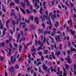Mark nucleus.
<instances>
[{
    "mask_svg": "<svg viewBox=\"0 0 76 76\" xmlns=\"http://www.w3.org/2000/svg\"><path fill=\"white\" fill-rule=\"evenodd\" d=\"M68 1H67L66 2L65 4L67 5L68 7H70V5H69Z\"/></svg>",
    "mask_w": 76,
    "mask_h": 76,
    "instance_id": "e433bc0d",
    "label": "nucleus"
},
{
    "mask_svg": "<svg viewBox=\"0 0 76 76\" xmlns=\"http://www.w3.org/2000/svg\"><path fill=\"white\" fill-rule=\"evenodd\" d=\"M31 55H30V53H28V57L30 60L31 59Z\"/></svg>",
    "mask_w": 76,
    "mask_h": 76,
    "instance_id": "58836bf2",
    "label": "nucleus"
},
{
    "mask_svg": "<svg viewBox=\"0 0 76 76\" xmlns=\"http://www.w3.org/2000/svg\"><path fill=\"white\" fill-rule=\"evenodd\" d=\"M49 5L50 6H54V1H52V2H50L49 3Z\"/></svg>",
    "mask_w": 76,
    "mask_h": 76,
    "instance_id": "4be33fe9",
    "label": "nucleus"
},
{
    "mask_svg": "<svg viewBox=\"0 0 76 76\" xmlns=\"http://www.w3.org/2000/svg\"><path fill=\"white\" fill-rule=\"evenodd\" d=\"M58 72L56 73L57 75H59V74H61V75H59V76H63L62 75V74L63 73V72L62 71H60V68L58 67L57 68Z\"/></svg>",
    "mask_w": 76,
    "mask_h": 76,
    "instance_id": "f03ea898",
    "label": "nucleus"
},
{
    "mask_svg": "<svg viewBox=\"0 0 76 76\" xmlns=\"http://www.w3.org/2000/svg\"><path fill=\"white\" fill-rule=\"evenodd\" d=\"M10 47L11 48H12V44L11 43H10Z\"/></svg>",
    "mask_w": 76,
    "mask_h": 76,
    "instance_id": "0e129e2a",
    "label": "nucleus"
},
{
    "mask_svg": "<svg viewBox=\"0 0 76 76\" xmlns=\"http://www.w3.org/2000/svg\"><path fill=\"white\" fill-rule=\"evenodd\" d=\"M32 11H33V12H34V13H37V10H35V9L32 10Z\"/></svg>",
    "mask_w": 76,
    "mask_h": 76,
    "instance_id": "5fc2aeb1",
    "label": "nucleus"
},
{
    "mask_svg": "<svg viewBox=\"0 0 76 76\" xmlns=\"http://www.w3.org/2000/svg\"><path fill=\"white\" fill-rule=\"evenodd\" d=\"M15 1L17 4H20V2H19V0H15Z\"/></svg>",
    "mask_w": 76,
    "mask_h": 76,
    "instance_id": "cd10ccee",
    "label": "nucleus"
},
{
    "mask_svg": "<svg viewBox=\"0 0 76 76\" xmlns=\"http://www.w3.org/2000/svg\"><path fill=\"white\" fill-rule=\"evenodd\" d=\"M65 60H67L68 63L69 64H70V63H71L72 62V61L71 60V59H70L69 58H65Z\"/></svg>",
    "mask_w": 76,
    "mask_h": 76,
    "instance_id": "39448f33",
    "label": "nucleus"
},
{
    "mask_svg": "<svg viewBox=\"0 0 76 76\" xmlns=\"http://www.w3.org/2000/svg\"><path fill=\"white\" fill-rule=\"evenodd\" d=\"M55 39L56 41V42H59V41H60V42L61 41V40H60V36L59 35H57L55 37Z\"/></svg>",
    "mask_w": 76,
    "mask_h": 76,
    "instance_id": "7ed1b4c3",
    "label": "nucleus"
},
{
    "mask_svg": "<svg viewBox=\"0 0 76 76\" xmlns=\"http://www.w3.org/2000/svg\"><path fill=\"white\" fill-rule=\"evenodd\" d=\"M11 61L12 64H14L16 61V58H13V56L11 57Z\"/></svg>",
    "mask_w": 76,
    "mask_h": 76,
    "instance_id": "20e7f679",
    "label": "nucleus"
},
{
    "mask_svg": "<svg viewBox=\"0 0 76 76\" xmlns=\"http://www.w3.org/2000/svg\"><path fill=\"white\" fill-rule=\"evenodd\" d=\"M34 20L35 21V22H36L37 23V24H38V23H39V19L38 18L35 17H34Z\"/></svg>",
    "mask_w": 76,
    "mask_h": 76,
    "instance_id": "6e6552de",
    "label": "nucleus"
},
{
    "mask_svg": "<svg viewBox=\"0 0 76 76\" xmlns=\"http://www.w3.org/2000/svg\"><path fill=\"white\" fill-rule=\"evenodd\" d=\"M15 5V4L13 2L10 4V6H14Z\"/></svg>",
    "mask_w": 76,
    "mask_h": 76,
    "instance_id": "de8ad7c7",
    "label": "nucleus"
},
{
    "mask_svg": "<svg viewBox=\"0 0 76 76\" xmlns=\"http://www.w3.org/2000/svg\"><path fill=\"white\" fill-rule=\"evenodd\" d=\"M31 54L35 58V56H34V55H35V54H36V53H32Z\"/></svg>",
    "mask_w": 76,
    "mask_h": 76,
    "instance_id": "09e8293b",
    "label": "nucleus"
},
{
    "mask_svg": "<svg viewBox=\"0 0 76 76\" xmlns=\"http://www.w3.org/2000/svg\"><path fill=\"white\" fill-rule=\"evenodd\" d=\"M43 18H42V16H40V19H42V22H43V21L44 20H45V19L44 18V16H43Z\"/></svg>",
    "mask_w": 76,
    "mask_h": 76,
    "instance_id": "5701e85b",
    "label": "nucleus"
},
{
    "mask_svg": "<svg viewBox=\"0 0 76 76\" xmlns=\"http://www.w3.org/2000/svg\"><path fill=\"white\" fill-rule=\"evenodd\" d=\"M35 44H36V46H37V44H38L39 45L41 44H42V43H41V42L40 41H39L38 42L37 41H35Z\"/></svg>",
    "mask_w": 76,
    "mask_h": 76,
    "instance_id": "dca6fc26",
    "label": "nucleus"
},
{
    "mask_svg": "<svg viewBox=\"0 0 76 76\" xmlns=\"http://www.w3.org/2000/svg\"><path fill=\"white\" fill-rule=\"evenodd\" d=\"M9 22H10V19H9L6 22V23L7 24H8V23H9Z\"/></svg>",
    "mask_w": 76,
    "mask_h": 76,
    "instance_id": "864d4df0",
    "label": "nucleus"
},
{
    "mask_svg": "<svg viewBox=\"0 0 76 76\" xmlns=\"http://www.w3.org/2000/svg\"><path fill=\"white\" fill-rule=\"evenodd\" d=\"M42 29L41 28H39V31H38V33L40 35L42 33Z\"/></svg>",
    "mask_w": 76,
    "mask_h": 76,
    "instance_id": "4468645a",
    "label": "nucleus"
},
{
    "mask_svg": "<svg viewBox=\"0 0 76 76\" xmlns=\"http://www.w3.org/2000/svg\"><path fill=\"white\" fill-rule=\"evenodd\" d=\"M46 4V2H44L43 3L42 6H45V4Z\"/></svg>",
    "mask_w": 76,
    "mask_h": 76,
    "instance_id": "13d9d810",
    "label": "nucleus"
},
{
    "mask_svg": "<svg viewBox=\"0 0 76 76\" xmlns=\"http://www.w3.org/2000/svg\"><path fill=\"white\" fill-rule=\"evenodd\" d=\"M20 34H18V39H20Z\"/></svg>",
    "mask_w": 76,
    "mask_h": 76,
    "instance_id": "a19ab883",
    "label": "nucleus"
},
{
    "mask_svg": "<svg viewBox=\"0 0 76 76\" xmlns=\"http://www.w3.org/2000/svg\"><path fill=\"white\" fill-rule=\"evenodd\" d=\"M22 25H23V28H25V22H23L21 23Z\"/></svg>",
    "mask_w": 76,
    "mask_h": 76,
    "instance_id": "b1692460",
    "label": "nucleus"
},
{
    "mask_svg": "<svg viewBox=\"0 0 76 76\" xmlns=\"http://www.w3.org/2000/svg\"><path fill=\"white\" fill-rule=\"evenodd\" d=\"M60 54H61V51L60 50H58L57 52L56 51L55 52V55H56L57 57H59Z\"/></svg>",
    "mask_w": 76,
    "mask_h": 76,
    "instance_id": "423d86ee",
    "label": "nucleus"
},
{
    "mask_svg": "<svg viewBox=\"0 0 76 76\" xmlns=\"http://www.w3.org/2000/svg\"><path fill=\"white\" fill-rule=\"evenodd\" d=\"M70 31L71 32V33L72 35H74L75 34V31H72V30L71 29H70Z\"/></svg>",
    "mask_w": 76,
    "mask_h": 76,
    "instance_id": "aec40b11",
    "label": "nucleus"
},
{
    "mask_svg": "<svg viewBox=\"0 0 76 76\" xmlns=\"http://www.w3.org/2000/svg\"><path fill=\"white\" fill-rule=\"evenodd\" d=\"M69 68V65H66V66H65L66 69H68Z\"/></svg>",
    "mask_w": 76,
    "mask_h": 76,
    "instance_id": "ea45409f",
    "label": "nucleus"
},
{
    "mask_svg": "<svg viewBox=\"0 0 76 76\" xmlns=\"http://www.w3.org/2000/svg\"><path fill=\"white\" fill-rule=\"evenodd\" d=\"M43 11L44 10H43V9H42V7H41L39 10L40 12L41 13V14H42V11Z\"/></svg>",
    "mask_w": 76,
    "mask_h": 76,
    "instance_id": "a211bd4d",
    "label": "nucleus"
},
{
    "mask_svg": "<svg viewBox=\"0 0 76 76\" xmlns=\"http://www.w3.org/2000/svg\"><path fill=\"white\" fill-rule=\"evenodd\" d=\"M14 45L15 47H16V48H18V44L16 43H14Z\"/></svg>",
    "mask_w": 76,
    "mask_h": 76,
    "instance_id": "37998d69",
    "label": "nucleus"
},
{
    "mask_svg": "<svg viewBox=\"0 0 76 76\" xmlns=\"http://www.w3.org/2000/svg\"><path fill=\"white\" fill-rule=\"evenodd\" d=\"M12 55V54L11 53V52H9L8 54L7 55V56L8 57H10V56Z\"/></svg>",
    "mask_w": 76,
    "mask_h": 76,
    "instance_id": "473e14b6",
    "label": "nucleus"
},
{
    "mask_svg": "<svg viewBox=\"0 0 76 76\" xmlns=\"http://www.w3.org/2000/svg\"><path fill=\"white\" fill-rule=\"evenodd\" d=\"M15 68L17 69H19V65L16 64L15 66Z\"/></svg>",
    "mask_w": 76,
    "mask_h": 76,
    "instance_id": "412c9836",
    "label": "nucleus"
},
{
    "mask_svg": "<svg viewBox=\"0 0 76 76\" xmlns=\"http://www.w3.org/2000/svg\"><path fill=\"white\" fill-rule=\"evenodd\" d=\"M55 26L56 28H57V26H59V23L58 22H56V23L55 24Z\"/></svg>",
    "mask_w": 76,
    "mask_h": 76,
    "instance_id": "6ab92c4d",
    "label": "nucleus"
},
{
    "mask_svg": "<svg viewBox=\"0 0 76 76\" xmlns=\"http://www.w3.org/2000/svg\"><path fill=\"white\" fill-rule=\"evenodd\" d=\"M48 21L47 22V24L48 25H51V21H50V18L48 17V18L46 19Z\"/></svg>",
    "mask_w": 76,
    "mask_h": 76,
    "instance_id": "1a4fd4ad",
    "label": "nucleus"
},
{
    "mask_svg": "<svg viewBox=\"0 0 76 76\" xmlns=\"http://www.w3.org/2000/svg\"><path fill=\"white\" fill-rule=\"evenodd\" d=\"M49 57L50 60H52L53 58L51 57V55H49Z\"/></svg>",
    "mask_w": 76,
    "mask_h": 76,
    "instance_id": "3c124183",
    "label": "nucleus"
},
{
    "mask_svg": "<svg viewBox=\"0 0 76 76\" xmlns=\"http://www.w3.org/2000/svg\"><path fill=\"white\" fill-rule=\"evenodd\" d=\"M48 53V51L47 50H45L44 51V54H47Z\"/></svg>",
    "mask_w": 76,
    "mask_h": 76,
    "instance_id": "393cba45",
    "label": "nucleus"
},
{
    "mask_svg": "<svg viewBox=\"0 0 76 76\" xmlns=\"http://www.w3.org/2000/svg\"><path fill=\"white\" fill-rule=\"evenodd\" d=\"M39 73H42V74H44V72H43L41 70V67H39Z\"/></svg>",
    "mask_w": 76,
    "mask_h": 76,
    "instance_id": "f3484780",
    "label": "nucleus"
},
{
    "mask_svg": "<svg viewBox=\"0 0 76 76\" xmlns=\"http://www.w3.org/2000/svg\"><path fill=\"white\" fill-rule=\"evenodd\" d=\"M43 45V43H42L41 44H40V46L39 47L38 49H37V51H39V50H41V49H42V47Z\"/></svg>",
    "mask_w": 76,
    "mask_h": 76,
    "instance_id": "ddd939ff",
    "label": "nucleus"
},
{
    "mask_svg": "<svg viewBox=\"0 0 76 76\" xmlns=\"http://www.w3.org/2000/svg\"><path fill=\"white\" fill-rule=\"evenodd\" d=\"M4 59V58L3 57H2L1 56L0 57V59L1 60V61H2Z\"/></svg>",
    "mask_w": 76,
    "mask_h": 76,
    "instance_id": "a18cd8bd",
    "label": "nucleus"
},
{
    "mask_svg": "<svg viewBox=\"0 0 76 76\" xmlns=\"http://www.w3.org/2000/svg\"><path fill=\"white\" fill-rule=\"evenodd\" d=\"M43 68L45 70H47V67L46 66V65L45 64H44L43 65Z\"/></svg>",
    "mask_w": 76,
    "mask_h": 76,
    "instance_id": "2eb2a0df",
    "label": "nucleus"
},
{
    "mask_svg": "<svg viewBox=\"0 0 76 76\" xmlns=\"http://www.w3.org/2000/svg\"><path fill=\"white\" fill-rule=\"evenodd\" d=\"M10 32L11 33V35H13V31L11 29L10 30Z\"/></svg>",
    "mask_w": 76,
    "mask_h": 76,
    "instance_id": "e2e57ef3",
    "label": "nucleus"
},
{
    "mask_svg": "<svg viewBox=\"0 0 76 76\" xmlns=\"http://www.w3.org/2000/svg\"><path fill=\"white\" fill-rule=\"evenodd\" d=\"M70 51L72 53H73V51H74L75 52L76 51V49L74 48H73L72 47H71V48H70Z\"/></svg>",
    "mask_w": 76,
    "mask_h": 76,
    "instance_id": "f8f14e48",
    "label": "nucleus"
},
{
    "mask_svg": "<svg viewBox=\"0 0 76 76\" xmlns=\"http://www.w3.org/2000/svg\"><path fill=\"white\" fill-rule=\"evenodd\" d=\"M6 34V32L4 30H3V35H4Z\"/></svg>",
    "mask_w": 76,
    "mask_h": 76,
    "instance_id": "052dcab7",
    "label": "nucleus"
},
{
    "mask_svg": "<svg viewBox=\"0 0 76 76\" xmlns=\"http://www.w3.org/2000/svg\"><path fill=\"white\" fill-rule=\"evenodd\" d=\"M25 21L26 22H27V23H29V19L28 20L26 19L25 20Z\"/></svg>",
    "mask_w": 76,
    "mask_h": 76,
    "instance_id": "c9c22d12",
    "label": "nucleus"
},
{
    "mask_svg": "<svg viewBox=\"0 0 76 76\" xmlns=\"http://www.w3.org/2000/svg\"><path fill=\"white\" fill-rule=\"evenodd\" d=\"M18 11V12H19V8L18 7H16L15 8Z\"/></svg>",
    "mask_w": 76,
    "mask_h": 76,
    "instance_id": "69168bd1",
    "label": "nucleus"
},
{
    "mask_svg": "<svg viewBox=\"0 0 76 76\" xmlns=\"http://www.w3.org/2000/svg\"><path fill=\"white\" fill-rule=\"evenodd\" d=\"M18 15L20 17V18H18L16 22V24L18 25L19 24V22H20V13H18Z\"/></svg>",
    "mask_w": 76,
    "mask_h": 76,
    "instance_id": "0eeeda50",
    "label": "nucleus"
},
{
    "mask_svg": "<svg viewBox=\"0 0 76 76\" xmlns=\"http://www.w3.org/2000/svg\"><path fill=\"white\" fill-rule=\"evenodd\" d=\"M49 40V39L48 38V40L47 41H46V43L48 44V45H50V43H49V42H48Z\"/></svg>",
    "mask_w": 76,
    "mask_h": 76,
    "instance_id": "f704fd0d",
    "label": "nucleus"
},
{
    "mask_svg": "<svg viewBox=\"0 0 76 76\" xmlns=\"http://www.w3.org/2000/svg\"><path fill=\"white\" fill-rule=\"evenodd\" d=\"M22 48V46H20L19 51L20 53L21 52V50Z\"/></svg>",
    "mask_w": 76,
    "mask_h": 76,
    "instance_id": "2f4dec72",
    "label": "nucleus"
},
{
    "mask_svg": "<svg viewBox=\"0 0 76 76\" xmlns=\"http://www.w3.org/2000/svg\"><path fill=\"white\" fill-rule=\"evenodd\" d=\"M51 55L52 56V57L53 58L54 60H55L56 59V57L54 56V53L53 52H51Z\"/></svg>",
    "mask_w": 76,
    "mask_h": 76,
    "instance_id": "9b49d317",
    "label": "nucleus"
},
{
    "mask_svg": "<svg viewBox=\"0 0 76 76\" xmlns=\"http://www.w3.org/2000/svg\"><path fill=\"white\" fill-rule=\"evenodd\" d=\"M42 64V63L40 62H39L37 64V66H38L39 64Z\"/></svg>",
    "mask_w": 76,
    "mask_h": 76,
    "instance_id": "79ce46f5",
    "label": "nucleus"
},
{
    "mask_svg": "<svg viewBox=\"0 0 76 76\" xmlns=\"http://www.w3.org/2000/svg\"><path fill=\"white\" fill-rule=\"evenodd\" d=\"M62 44H61L60 45L59 47V49L60 50H62Z\"/></svg>",
    "mask_w": 76,
    "mask_h": 76,
    "instance_id": "a878e982",
    "label": "nucleus"
},
{
    "mask_svg": "<svg viewBox=\"0 0 76 76\" xmlns=\"http://www.w3.org/2000/svg\"><path fill=\"white\" fill-rule=\"evenodd\" d=\"M26 10L27 13L28 14H29V13H31V12H30V11H29V10L28 9H26Z\"/></svg>",
    "mask_w": 76,
    "mask_h": 76,
    "instance_id": "4c0bfd02",
    "label": "nucleus"
},
{
    "mask_svg": "<svg viewBox=\"0 0 76 76\" xmlns=\"http://www.w3.org/2000/svg\"><path fill=\"white\" fill-rule=\"evenodd\" d=\"M34 76H37V73H36V72H34Z\"/></svg>",
    "mask_w": 76,
    "mask_h": 76,
    "instance_id": "338daca9",
    "label": "nucleus"
},
{
    "mask_svg": "<svg viewBox=\"0 0 76 76\" xmlns=\"http://www.w3.org/2000/svg\"><path fill=\"white\" fill-rule=\"evenodd\" d=\"M63 70H64V73H63V76H67V74L66 73V71L65 69V68H64V67H63Z\"/></svg>",
    "mask_w": 76,
    "mask_h": 76,
    "instance_id": "9d476101",
    "label": "nucleus"
},
{
    "mask_svg": "<svg viewBox=\"0 0 76 76\" xmlns=\"http://www.w3.org/2000/svg\"><path fill=\"white\" fill-rule=\"evenodd\" d=\"M1 26H0V29H3V24H0Z\"/></svg>",
    "mask_w": 76,
    "mask_h": 76,
    "instance_id": "603ef678",
    "label": "nucleus"
},
{
    "mask_svg": "<svg viewBox=\"0 0 76 76\" xmlns=\"http://www.w3.org/2000/svg\"><path fill=\"white\" fill-rule=\"evenodd\" d=\"M31 20H34V17H33V16L31 17Z\"/></svg>",
    "mask_w": 76,
    "mask_h": 76,
    "instance_id": "bf43d9fd",
    "label": "nucleus"
},
{
    "mask_svg": "<svg viewBox=\"0 0 76 76\" xmlns=\"http://www.w3.org/2000/svg\"><path fill=\"white\" fill-rule=\"evenodd\" d=\"M67 54L69 56L70 54V50H68L67 51Z\"/></svg>",
    "mask_w": 76,
    "mask_h": 76,
    "instance_id": "49530a36",
    "label": "nucleus"
},
{
    "mask_svg": "<svg viewBox=\"0 0 76 76\" xmlns=\"http://www.w3.org/2000/svg\"><path fill=\"white\" fill-rule=\"evenodd\" d=\"M30 28L31 29H35V26L34 25H32L31 26Z\"/></svg>",
    "mask_w": 76,
    "mask_h": 76,
    "instance_id": "c756f323",
    "label": "nucleus"
},
{
    "mask_svg": "<svg viewBox=\"0 0 76 76\" xmlns=\"http://www.w3.org/2000/svg\"><path fill=\"white\" fill-rule=\"evenodd\" d=\"M71 45V44H70V42H68V46H69V47H70Z\"/></svg>",
    "mask_w": 76,
    "mask_h": 76,
    "instance_id": "8fccbe9b",
    "label": "nucleus"
},
{
    "mask_svg": "<svg viewBox=\"0 0 76 76\" xmlns=\"http://www.w3.org/2000/svg\"><path fill=\"white\" fill-rule=\"evenodd\" d=\"M21 39L23 41H25V37H23Z\"/></svg>",
    "mask_w": 76,
    "mask_h": 76,
    "instance_id": "6e6d98bb",
    "label": "nucleus"
},
{
    "mask_svg": "<svg viewBox=\"0 0 76 76\" xmlns=\"http://www.w3.org/2000/svg\"><path fill=\"white\" fill-rule=\"evenodd\" d=\"M20 10H21V12H22L23 13V14H25V10L22 9V8L21 7H20Z\"/></svg>",
    "mask_w": 76,
    "mask_h": 76,
    "instance_id": "c85d7f7f",
    "label": "nucleus"
},
{
    "mask_svg": "<svg viewBox=\"0 0 76 76\" xmlns=\"http://www.w3.org/2000/svg\"><path fill=\"white\" fill-rule=\"evenodd\" d=\"M50 38L51 39L52 43H53V42H54V38H53V37H50Z\"/></svg>",
    "mask_w": 76,
    "mask_h": 76,
    "instance_id": "bb28decb",
    "label": "nucleus"
},
{
    "mask_svg": "<svg viewBox=\"0 0 76 76\" xmlns=\"http://www.w3.org/2000/svg\"><path fill=\"white\" fill-rule=\"evenodd\" d=\"M44 56H42L41 60H42V61H43L44 60Z\"/></svg>",
    "mask_w": 76,
    "mask_h": 76,
    "instance_id": "680f3d73",
    "label": "nucleus"
},
{
    "mask_svg": "<svg viewBox=\"0 0 76 76\" xmlns=\"http://www.w3.org/2000/svg\"><path fill=\"white\" fill-rule=\"evenodd\" d=\"M12 23L13 25H15V24H16V22H15V20H12Z\"/></svg>",
    "mask_w": 76,
    "mask_h": 76,
    "instance_id": "c03bdc74",
    "label": "nucleus"
},
{
    "mask_svg": "<svg viewBox=\"0 0 76 76\" xmlns=\"http://www.w3.org/2000/svg\"><path fill=\"white\" fill-rule=\"evenodd\" d=\"M15 69V67L14 66H11L10 67V71L12 73V75L14 76V74L15 73V70H14V71H12V70H13Z\"/></svg>",
    "mask_w": 76,
    "mask_h": 76,
    "instance_id": "f257e3e1",
    "label": "nucleus"
},
{
    "mask_svg": "<svg viewBox=\"0 0 76 76\" xmlns=\"http://www.w3.org/2000/svg\"><path fill=\"white\" fill-rule=\"evenodd\" d=\"M74 69L75 70H76V66L75 65H74Z\"/></svg>",
    "mask_w": 76,
    "mask_h": 76,
    "instance_id": "774afa93",
    "label": "nucleus"
},
{
    "mask_svg": "<svg viewBox=\"0 0 76 76\" xmlns=\"http://www.w3.org/2000/svg\"><path fill=\"white\" fill-rule=\"evenodd\" d=\"M5 45V43H4V42L1 43L0 44V45H1L2 47H4V46Z\"/></svg>",
    "mask_w": 76,
    "mask_h": 76,
    "instance_id": "7c9ffc66",
    "label": "nucleus"
},
{
    "mask_svg": "<svg viewBox=\"0 0 76 76\" xmlns=\"http://www.w3.org/2000/svg\"><path fill=\"white\" fill-rule=\"evenodd\" d=\"M27 6H30V4L29 3L28 1H27Z\"/></svg>",
    "mask_w": 76,
    "mask_h": 76,
    "instance_id": "4d7b16f0",
    "label": "nucleus"
},
{
    "mask_svg": "<svg viewBox=\"0 0 76 76\" xmlns=\"http://www.w3.org/2000/svg\"><path fill=\"white\" fill-rule=\"evenodd\" d=\"M56 31H53V32L52 33V34H51V36H54V35H55V34H56Z\"/></svg>",
    "mask_w": 76,
    "mask_h": 76,
    "instance_id": "72a5a7b5",
    "label": "nucleus"
}]
</instances>
